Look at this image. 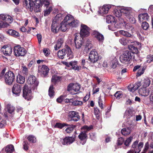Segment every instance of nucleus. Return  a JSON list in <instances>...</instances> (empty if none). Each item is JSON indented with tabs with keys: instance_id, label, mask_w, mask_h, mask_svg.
Instances as JSON below:
<instances>
[{
	"instance_id": "obj_1",
	"label": "nucleus",
	"mask_w": 153,
	"mask_h": 153,
	"mask_svg": "<svg viewBox=\"0 0 153 153\" xmlns=\"http://www.w3.org/2000/svg\"><path fill=\"white\" fill-rule=\"evenodd\" d=\"M24 5L26 8L31 12L34 11L39 12L40 11V7L42 5L41 0H25Z\"/></svg>"
},
{
	"instance_id": "obj_2",
	"label": "nucleus",
	"mask_w": 153,
	"mask_h": 153,
	"mask_svg": "<svg viewBox=\"0 0 153 153\" xmlns=\"http://www.w3.org/2000/svg\"><path fill=\"white\" fill-rule=\"evenodd\" d=\"M13 19L11 16L5 14H0V28L8 27L13 21Z\"/></svg>"
},
{
	"instance_id": "obj_3",
	"label": "nucleus",
	"mask_w": 153,
	"mask_h": 153,
	"mask_svg": "<svg viewBox=\"0 0 153 153\" xmlns=\"http://www.w3.org/2000/svg\"><path fill=\"white\" fill-rule=\"evenodd\" d=\"M131 8L127 7H123L121 9V12L125 16L126 19L129 22L134 24L135 22V20Z\"/></svg>"
},
{
	"instance_id": "obj_4",
	"label": "nucleus",
	"mask_w": 153,
	"mask_h": 153,
	"mask_svg": "<svg viewBox=\"0 0 153 153\" xmlns=\"http://www.w3.org/2000/svg\"><path fill=\"white\" fill-rule=\"evenodd\" d=\"M65 52L68 59H72L73 57V53L70 48L67 45H65V49L58 51L57 54L58 57L61 59H63L66 55Z\"/></svg>"
},
{
	"instance_id": "obj_5",
	"label": "nucleus",
	"mask_w": 153,
	"mask_h": 153,
	"mask_svg": "<svg viewBox=\"0 0 153 153\" xmlns=\"http://www.w3.org/2000/svg\"><path fill=\"white\" fill-rule=\"evenodd\" d=\"M92 126H84L82 128V129L84 131L83 132H81L78 136L80 140L83 141L82 144L84 145L86 142L87 135L86 134V132L92 129Z\"/></svg>"
},
{
	"instance_id": "obj_6",
	"label": "nucleus",
	"mask_w": 153,
	"mask_h": 153,
	"mask_svg": "<svg viewBox=\"0 0 153 153\" xmlns=\"http://www.w3.org/2000/svg\"><path fill=\"white\" fill-rule=\"evenodd\" d=\"M131 52L128 51H124L123 54L120 56V61L123 63H128L131 59Z\"/></svg>"
},
{
	"instance_id": "obj_7",
	"label": "nucleus",
	"mask_w": 153,
	"mask_h": 153,
	"mask_svg": "<svg viewBox=\"0 0 153 153\" xmlns=\"http://www.w3.org/2000/svg\"><path fill=\"white\" fill-rule=\"evenodd\" d=\"M138 141L136 140L135 141L132 145V149L128 152V153H139L141 151V149L143 147V143L140 142L139 144Z\"/></svg>"
},
{
	"instance_id": "obj_8",
	"label": "nucleus",
	"mask_w": 153,
	"mask_h": 153,
	"mask_svg": "<svg viewBox=\"0 0 153 153\" xmlns=\"http://www.w3.org/2000/svg\"><path fill=\"white\" fill-rule=\"evenodd\" d=\"M4 78L6 84L11 85L14 80L15 75L12 72L9 71L6 73Z\"/></svg>"
},
{
	"instance_id": "obj_9",
	"label": "nucleus",
	"mask_w": 153,
	"mask_h": 153,
	"mask_svg": "<svg viewBox=\"0 0 153 153\" xmlns=\"http://www.w3.org/2000/svg\"><path fill=\"white\" fill-rule=\"evenodd\" d=\"M27 82L30 85V88L33 89L36 88L39 84V82L36 77L32 75H30L28 77Z\"/></svg>"
},
{
	"instance_id": "obj_10",
	"label": "nucleus",
	"mask_w": 153,
	"mask_h": 153,
	"mask_svg": "<svg viewBox=\"0 0 153 153\" xmlns=\"http://www.w3.org/2000/svg\"><path fill=\"white\" fill-rule=\"evenodd\" d=\"M99 59L98 53L95 49H93L89 55L88 60L91 63H94L97 62Z\"/></svg>"
},
{
	"instance_id": "obj_11",
	"label": "nucleus",
	"mask_w": 153,
	"mask_h": 153,
	"mask_svg": "<svg viewBox=\"0 0 153 153\" xmlns=\"http://www.w3.org/2000/svg\"><path fill=\"white\" fill-rule=\"evenodd\" d=\"M90 30L86 25L82 24L80 27V35L82 37L88 36L89 34Z\"/></svg>"
},
{
	"instance_id": "obj_12",
	"label": "nucleus",
	"mask_w": 153,
	"mask_h": 153,
	"mask_svg": "<svg viewBox=\"0 0 153 153\" xmlns=\"http://www.w3.org/2000/svg\"><path fill=\"white\" fill-rule=\"evenodd\" d=\"M80 88V85L78 83H70L68 86L67 90L71 93L73 91H74L76 93H73L72 94H76L79 91Z\"/></svg>"
},
{
	"instance_id": "obj_13",
	"label": "nucleus",
	"mask_w": 153,
	"mask_h": 153,
	"mask_svg": "<svg viewBox=\"0 0 153 153\" xmlns=\"http://www.w3.org/2000/svg\"><path fill=\"white\" fill-rule=\"evenodd\" d=\"M14 50L15 55L16 56H24L26 53L25 49L19 45L15 46Z\"/></svg>"
},
{
	"instance_id": "obj_14",
	"label": "nucleus",
	"mask_w": 153,
	"mask_h": 153,
	"mask_svg": "<svg viewBox=\"0 0 153 153\" xmlns=\"http://www.w3.org/2000/svg\"><path fill=\"white\" fill-rule=\"evenodd\" d=\"M74 36V40L75 48L77 49H79L83 45V39L79 36L78 34H75Z\"/></svg>"
},
{
	"instance_id": "obj_15",
	"label": "nucleus",
	"mask_w": 153,
	"mask_h": 153,
	"mask_svg": "<svg viewBox=\"0 0 153 153\" xmlns=\"http://www.w3.org/2000/svg\"><path fill=\"white\" fill-rule=\"evenodd\" d=\"M23 97L27 100H29L32 98L31 90L28 88L27 86L26 85H25L23 88Z\"/></svg>"
},
{
	"instance_id": "obj_16",
	"label": "nucleus",
	"mask_w": 153,
	"mask_h": 153,
	"mask_svg": "<svg viewBox=\"0 0 153 153\" xmlns=\"http://www.w3.org/2000/svg\"><path fill=\"white\" fill-rule=\"evenodd\" d=\"M68 17V24L69 26L72 27H76L78 25L79 22L78 20L74 19L73 16L70 15H67Z\"/></svg>"
},
{
	"instance_id": "obj_17",
	"label": "nucleus",
	"mask_w": 153,
	"mask_h": 153,
	"mask_svg": "<svg viewBox=\"0 0 153 153\" xmlns=\"http://www.w3.org/2000/svg\"><path fill=\"white\" fill-rule=\"evenodd\" d=\"M68 17L67 15L65 17L60 25V29L62 31H65L70 27L68 24Z\"/></svg>"
},
{
	"instance_id": "obj_18",
	"label": "nucleus",
	"mask_w": 153,
	"mask_h": 153,
	"mask_svg": "<svg viewBox=\"0 0 153 153\" xmlns=\"http://www.w3.org/2000/svg\"><path fill=\"white\" fill-rule=\"evenodd\" d=\"M111 7V5H104L102 7H100L98 12L99 15L102 16L103 15L107 13Z\"/></svg>"
},
{
	"instance_id": "obj_19",
	"label": "nucleus",
	"mask_w": 153,
	"mask_h": 153,
	"mask_svg": "<svg viewBox=\"0 0 153 153\" xmlns=\"http://www.w3.org/2000/svg\"><path fill=\"white\" fill-rule=\"evenodd\" d=\"M49 70V68L47 66L43 65L42 66H39L38 72L39 74L45 77L48 75Z\"/></svg>"
},
{
	"instance_id": "obj_20",
	"label": "nucleus",
	"mask_w": 153,
	"mask_h": 153,
	"mask_svg": "<svg viewBox=\"0 0 153 153\" xmlns=\"http://www.w3.org/2000/svg\"><path fill=\"white\" fill-rule=\"evenodd\" d=\"M22 87L17 84L14 85L12 89V93L14 96L17 97L20 95L22 90Z\"/></svg>"
},
{
	"instance_id": "obj_21",
	"label": "nucleus",
	"mask_w": 153,
	"mask_h": 153,
	"mask_svg": "<svg viewBox=\"0 0 153 153\" xmlns=\"http://www.w3.org/2000/svg\"><path fill=\"white\" fill-rule=\"evenodd\" d=\"M75 140V138L73 137H69L61 139V142L62 145H68L72 143Z\"/></svg>"
},
{
	"instance_id": "obj_22",
	"label": "nucleus",
	"mask_w": 153,
	"mask_h": 153,
	"mask_svg": "<svg viewBox=\"0 0 153 153\" xmlns=\"http://www.w3.org/2000/svg\"><path fill=\"white\" fill-rule=\"evenodd\" d=\"M68 117L71 118V121H78L80 118V117L79 115V113L75 111H71L70 112Z\"/></svg>"
},
{
	"instance_id": "obj_23",
	"label": "nucleus",
	"mask_w": 153,
	"mask_h": 153,
	"mask_svg": "<svg viewBox=\"0 0 153 153\" xmlns=\"http://www.w3.org/2000/svg\"><path fill=\"white\" fill-rule=\"evenodd\" d=\"M92 35L94 37L97 39L99 42L102 43L104 39V38L103 35L96 30L94 31Z\"/></svg>"
},
{
	"instance_id": "obj_24",
	"label": "nucleus",
	"mask_w": 153,
	"mask_h": 153,
	"mask_svg": "<svg viewBox=\"0 0 153 153\" xmlns=\"http://www.w3.org/2000/svg\"><path fill=\"white\" fill-rule=\"evenodd\" d=\"M52 31L55 33H57L60 30L59 23L56 21L53 20L51 25Z\"/></svg>"
},
{
	"instance_id": "obj_25",
	"label": "nucleus",
	"mask_w": 153,
	"mask_h": 153,
	"mask_svg": "<svg viewBox=\"0 0 153 153\" xmlns=\"http://www.w3.org/2000/svg\"><path fill=\"white\" fill-rule=\"evenodd\" d=\"M150 92L149 88L143 87L141 88L139 90V94L143 96H147L149 95Z\"/></svg>"
},
{
	"instance_id": "obj_26",
	"label": "nucleus",
	"mask_w": 153,
	"mask_h": 153,
	"mask_svg": "<svg viewBox=\"0 0 153 153\" xmlns=\"http://www.w3.org/2000/svg\"><path fill=\"white\" fill-rule=\"evenodd\" d=\"M3 53L6 56H10L12 52V48L10 46H3L2 48Z\"/></svg>"
},
{
	"instance_id": "obj_27",
	"label": "nucleus",
	"mask_w": 153,
	"mask_h": 153,
	"mask_svg": "<svg viewBox=\"0 0 153 153\" xmlns=\"http://www.w3.org/2000/svg\"><path fill=\"white\" fill-rule=\"evenodd\" d=\"M149 16L147 13L140 14L138 16L139 21L141 22L143 20H147L149 18Z\"/></svg>"
},
{
	"instance_id": "obj_28",
	"label": "nucleus",
	"mask_w": 153,
	"mask_h": 153,
	"mask_svg": "<svg viewBox=\"0 0 153 153\" xmlns=\"http://www.w3.org/2000/svg\"><path fill=\"white\" fill-rule=\"evenodd\" d=\"M106 22L108 24L116 23L115 17L111 15H108L106 16Z\"/></svg>"
},
{
	"instance_id": "obj_29",
	"label": "nucleus",
	"mask_w": 153,
	"mask_h": 153,
	"mask_svg": "<svg viewBox=\"0 0 153 153\" xmlns=\"http://www.w3.org/2000/svg\"><path fill=\"white\" fill-rule=\"evenodd\" d=\"M7 33L9 35L15 37L19 36V33L18 32L12 29H9L7 31Z\"/></svg>"
},
{
	"instance_id": "obj_30",
	"label": "nucleus",
	"mask_w": 153,
	"mask_h": 153,
	"mask_svg": "<svg viewBox=\"0 0 153 153\" xmlns=\"http://www.w3.org/2000/svg\"><path fill=\"white\" fill-rule=\"evenodd\" d=\"M133 115V112L131 109H127L124 115V117L128 119L130 118Z\"/></svg>"
},
{
	"instance_id": "obj_31",
	"label": "nucleus",
	"mask_w": 153,
	"mask_h": 153,
	"mask_svg": "<svg viewBox=\"0 0 153 153\" xmlns=\"http://www.w3.org/2000/svg\"><path fill=\"white\" fill-rule=\"evenodd\" d=\"M71 66L73 69L75 70L79 71L81 69V67L77 65V61H74L70 62Z\"/></svg>"
},
{
	"instance_id": "obj_32",
	"label": "nucleus",
	"mask_w": 153,
	"mask_h": 153,
	"mask_svg": "<svg viewBox=\"0 0 153 153\" xmlns=\"http://www.w3.org/2000/svg\"><path fill=\"white\" fill-rule=\"evenodd\" d=\"M151 82V79L146 77L145 78L143 82V86L144 87H147L149 86Z\"/></svg>"
},
{
	"instance_id": "obj_33",
	"label": "nucleus",
	"mask_w": 153,
	"mask_h": 153,
	"mask_svg": "<svg viewBox=\"0 0 153 153\" xmlns=\"http://www.w3.org/2000/svg\"><path fill=\"white\" fill-rule=\"evenodd\" d=\"M131 131V128L128 127L123 128L121 131L122 134L124 135H126L130 134Z\"/></svg>"
},
{
	"instance_id": "obj_34",
	"label": "nucleus",
	"mask_w": 153,
	"mask_h": 153,
	"mask_svg": "<svg viewBox=\"0 0 153 153\" xmlns=\"http://www.w3.org/2000/svg\"><path fill=\"white\" fill-rule=\"evenodd\" d=\"M119 33L124 36L126 37H131L133 38V36L130 33L127 31L123 30H120L119 31Z\"/></svg>"
},
{
	"instance_id": "obj_35",
	"label": "nucleus",
	"mask_w": 153,
	"mask_h": 153,
	"mask_svg": "<svg viewBox=\"0 0 153 153\" xmlns=\"http://www.w3.org/2000/svg\"><path fill=\"white\" fill-rule=\"evenodd\" d=\"M63 42V41L62 39H59L57 42L56 44L54 46L55 50L56 51L58 50L61 47Z\"/></svg>"
},
{
	"instance_id": "obj_36",
	"label": "nucleus",
	"mask_w": 153,
	"mask_h": 153,
	"mask_svg": "<svg viewBox=\"0 0 153 153\" xmlns=\"http://www.w3.org/2000/svg\"><path fill=\"white\" fill-rule=\"evenodd\" d=\"M118 24L117 23H114V26L113 24L108 26V29L112 31H115L116 30L117 28H122L121 26L118 25Z\"/></svg>"
},
{
	"instance_id": "obj_37",
	"label": "nucleus",
	"mask_w": 153,
	"mask_h": 153,
	"mask_svg": "<svg viewBox=\"0 0 153 153\" xmlns=\"http://www.w3.org/2000/svg\"><path fill=\"white\" fill-rule=\"evenodd\" d=\"M5 150L7 153H12L14 151V146L12 144L6 146Z\"/></svg>"
},
{
	"instance_id": "obj_38",
	"label": "nucleus",
	"mask_w": 153,
	"mask_h": 153,
	"mask_svg": "<svg viewBox=\"0 0 153 153\" xmlns=\"http://www.w3.org/2000/svg\"><path fill=\"white\" fill-rule=\"evenodd\" d=\"M16 81L18 83L23 84L25 81V78L20 74H19L17 76Z\"/></svg>"
},
{
	"instance_id": "obj_39",
	"label": "nucleus",
	"mask_w": 153,
	"mask_h": 153,
	"mask_svg": "<svg viewBox=\"0 0 153 153\" xmlns=\"http://www.w3.org/2000/svg\"><path fill=\"white\" fill-rule=\"evenodd\" d=\"M61 80V77L56 75L53 76H52L51 81L52 83L55 84L57 82H59Z\"/></svg>"
},
{
	"instance_id": "obj_40",
	"label": "nucleus",
	"mask_w": 153,
	"mask_h": 153,
	"mask_svg": "<svg viewBox=\"0 0 153 153\" xmlns=\"http://www.w3.org/2000/svg\"><path fill=\"white\" fill-rule=\"evenodd\" d=\"M118 64V62L116 58H114L111 61V67L112 68H116Z\"/></svg>"
},
{
	"instance_id": "obj_41",
	"label": "nucleus",
	"mask_w": 153,
	"mask_h": 153,
	"mask_svg": "<svg viewBox=\"0 0 153 153\" xmlns=\"http://www.w3.org/2000/svg\"><path fill=\"white\" fill-rule=\"evenodd\" d=\"M27 138L30 143H35L36 142V138L33 135H30L27 136Z\"/></svg>"
},
{
	"instance_id": "obj_42",
	"label": "nucleus",
	"mask_w": 153,
	"mask_h": 153,
	"mask_svg": "<svg viewBox=\"0 0 153 153\" xmlns=\"http://www.w3.org/2000/svg\"><path fill=\"white\" fill-rule=\"evenodd\" d=\"M72 104L73 105L76 106H81L83 104V102L82 101L79 100H73Z\"/></svg>"
},
{
	"instance_id": "obj_43",
	"label": "nucleus",
	"mask_w": 153,
	"mask_h": 153,
	"mask_svg": "<svg viewBox=\"0 0 153 153\" xmlns=\"http://www.w3.org/2000/svg\"><path fill=\"white\" fill-rule=\"evenodd\" d=\"M7 108L8 112L10 114H12L15 110L14 107L10 104L7 105Z\"/></svg>"
},
{
	"instance_id": "obj_44",
	"label": "nucleus",
	"mask_w": 153,
	"mask_h": 153,
	"mask_svg": "<svg viewBox=\"0 0 153 153\" xmlns=\"http://www.w3.org/2000/svg\"><path fill=\"white\" fill-rule=\"evenodd\" d=\"M128 48L129 49L132 51L133 53L136 54L138 53V50L136 47L130 45L128 46Z\"/></svg>"
},
{
	"instance_id": "obj_45",
	"label": "nucleus",
	"mask_w": 153,
	"mask_h": 153,
	"mask_svg": "<svg viewBox=\"0 0 153 153\" xmlns=\"http://www.w3.org/2000/svg\"><path fill=\"white\" fill-rule=\"evenodd\" d=\"M62 14L59 13L56 15L55 17L53 20H55L59 23V21H60L62 18Z\"/></svg>"
},
{
	"instance_id": "obj_46",
	"label": "nucleus",
	"mask_w": 153,
	"mask_h": 153,
	"mask_svg": "<svg viewBox=\"0 0 153 153\" xmlns=\"http://www.w3.org/2000/svg\"><path fill=\"white\" fill-rule=\"evenodd\" d=\"M74 127V126L72 125L68 126V127L65 129V131L67 133H69L73 130Z\"/></svg>"
},
{
	"instance_id": "obj_47",
	"label": "nucleus",
	"mask_w": 153,
	"mask_h": 153,
	"mask_svg": "<svg viewBox=\"0 0 153 153\" xmlns=\"http://www.w3.org/2000/svg\"><path fill=\"white\" fill-rule=\"evenodd\" d=\"M49 95L50 97H53L54 94V92L53 90V88L52 85H51L49 90Z\"/></svg>"
},
{
	"instance_id": "obj_48",
	"label": "nucleus",
	"mask_w": 153,
	"mask_h": 153,
	"mask_svg": "<svg viewBox=\"0 0 153 153\" xmlns=\"http://www.w3.org/2000/svg\"><path fill=\"white\" fill-rule=\"evenodd\" d=\"M120 43L123 45H127V39L123 37L120 39L119 40Z\"/></svg>"
},
{
	"instance_id": "obj_49",
	"label": "nucleus",
	"mask_w": 153,
	"mask_h": 153,
	"mask_svg": "<svg viewBox=\"0 0 153 153\" xmlns=\"http://www.w3.org/2000/svg\"><path fill=\"white\" fill-rule=\"evenodd\" d=\"M68 125L65 123H56L54 126V127L57 128H62L63 127Z\"/></svg>"
},
{
	"instance_id": "obj_50",
	"label": "nucleus",
	"mask_w": 153,
	"mask_h": 153,
	"mask_svg": "<svg viewBox=\"0 0 153 153\" xmlns=\"http://www.w3.org/2000/svg\"><path fill=\"white\" fill-rule=\"evenodd\" d=\"M142 28L144 30H146L149 27V24L146 22H143L141 25Z\"/></svg>"
},
{
	"instance_id": "obj_51",
	"label": "nucleus",
	"mask_w": 153,
	"mask_h": 153,
	"mask_svg": "<svg viewBox=\"0 0 153 153\" xmlns=\"http://www.w3.org/2000/svg\"><path fill=\"white\" fill-rule=\"evenodd\" d=\"M114 96L117 99H119L123 96L122 92L120 91H117L114 94Z\"/></svg>"
},
{
	"instance_id": "obj_52",
	"label": "nucleus",
	"mask_w": 153,
	"mask_h": 153,
	"mask_svg": "<svg viewBox=\"0 0 153 153\" xmlns=\"http://www.w3.org/2000/svg\"><path fill=\"white\" fill-rule=\"evenodd\" d=\"M146 63H150L153 61V55H149L146 57Z\"/></svg>"
},
{
	"instance_id": "obj_53",
	"label": "nucleus",
	"mask_w": 153,
	"mask_h": 153,
	"mask_svg": "<svg viewBox=\"0 0 153 153\" xmlns=\"http://www.w3.org/2000/svg\"><path fill=\"white\" fill-rule=\"evenodd\" d=\"M114 15L117 17L119 18L121 16L122 12H121V9L119 10H114Z\"/></svg>"
},
{
	"instance_id": "obj_54",
	"label": "nucleus",
	"mask_w": 153,
	"mask_h": 153,
	"mask_svg": "<svg viewBox=\"0 0 153 153\" xmlns=\"http://www.w3.org/2000/svg\"><path fill=\"white\" fill-rule=\"evenodd\" d=\"M23 149L25 150H27L28 149L29 144L27 141H24L23 143Z\"/></svg>"
},
{
	"instance_id": "obj_55",
	"label": "nucleus",
	"mask_w": 153,
	"mask_h": 153,
	"mask_svg": "<svg viewBox=\"0 0 153 153\" xmlns=\"http://www.w3.org/2000/svg\"><path fill=\"white\" fill-rule=\"evenodd\" d=\"M53 9L51 7H50L48 9L44 11V16H46L50 14L52 10Z\"/></svg>"
},
{
	"instance_id": "obj_56",
	"label": "nucleus",
	"mask_w": 153,
	"mask_h": 153,
	"mask_svg": "<svg viewBox=\"0 0 153 153\" xmlns=\"http://www.w3.org/2000/svg\"><path fill=\"white\" fill-rule=\"evenodd\" d=\"M133 139L132 137H130L128 138L125 142L124 144L126 146H128L130 143Z\"/></svg>"
},
{
	"instance_id": "obj_57",
	"label": "nucleus",
	"mask_w": 153,
	"mask_h": 153,
	"mask_svg": "<svg viewBox=\"0 0 153 153\" xmlns=\"http://www.w3.org/2000/svg\"><path fill=\"white\" fill-rule=\"evenodd\" d=\"M124 141V140L122 137L119 138L117 140V144L118 146L121 145L123 144Z\"/></svg>"
},
{
	"instance_id": "obj_58",
	"label": "nucleus",
	"mask_w": 153,
	"mask_h": 153,
	"mask_svg": "<svg viewBox=\"0 0 153 153\" xmlns=\"http://www.w3.org/2000/svg\"><path fill=\"white\" fill-rule=\"evenodd\" d=\"M98 104L99 107L102 109H103V102L100 97H99L98 99Z\"/></svg>"
},
{
	"instance_id": "obj_59",
	"label": "nucleus",
	"mask_w": 153,
	"mask_h": 153,
	"mask_svg": "<svg viewBox=\"0 0 153 153\" xmlns=\"http://www.w3.org/2000/svg\"><path fill=\"white\" fill-rule=\"evenodd\" d=\"M90 138L92 140L95 141L96 140V136L95 134L91 133L89 134Z\"/></svg>"
},
{
	"instance_id": "obj_60",
	"label": "nucleus",
	"mask_w": 153,
	"mask_h": 153,
	"mask_svg": "<svg viewBox=\"0 0 153 153\" xmlns=\"http://www.w3.org/2000/svg\"><path fill=\"white\" fill-rule=\"evenodd\" d=\"M94 113L97 117H98L100 113V111L97 108H94Z\"/></svg>"
},
{
	"instance_id": "obj_61",
	"label": "nucleus",
	"mask_w": 153,
	"mask_h": 153,
	"mask_svg": "<svg viewBox=\"0 0 153 153\" xmlns=\"http://www.w3.org/2000/svg\"><path fill=\"white\" fill-rule=\"evenodd\" d=\"M135 87H136L134 85H133L132 86H130L129 87V90L132 92H133L135 91H136L137 89H136Z\"/></svg>"
},
{
	"instance_id": "obj_62",
	"label": "nucleus",
	"mask_w": 153,
	"mask_h": 153,
	"mask_svg": "<svg viewBox=\"0 0 153 153\" xmlns=\"http://www.w3.org/2000/svg\"><path fill=\"white\" fill-rule=\"evenodd\" d=\"M137 35L139 39L141 41L143 42L144 41L145 38L143 37L142 34H141L140 33H138Z\"/></svg>"
},
{
	"instance_id": "obj_63",
	"label": "nucleus",
	"mask_w": 153,
	"mask_h": 153,
	"mask_svg": "<svg viewBox=\"0 0 153 153\" xmlns=\"http://www.w3.org/2000/svg\"><path fill=\"white\" fill-rule=\"evenodd\" d=\"M6 69L5 68L3 69L0 72V79L1 80L3 77V76L5 72Z\"/></svg>"
},
{
	"instance_id": "obj_64",
	"label": "nucleus",
	"mask_w": 153,
	"mask_h": 153,
	"mask_svg": "<svg viewBox=\"0 0 153 153\" xmlns=\"http://www.w3.org/2000/svg\"><path fill=\"white\" fill-rule=\"evenodd\" d=\"M144 72V70L143 68L142 69L139 70L138 71V72L137 73V76H140L141 75L143 74Z\"/></svg>"
}]
</instances>
